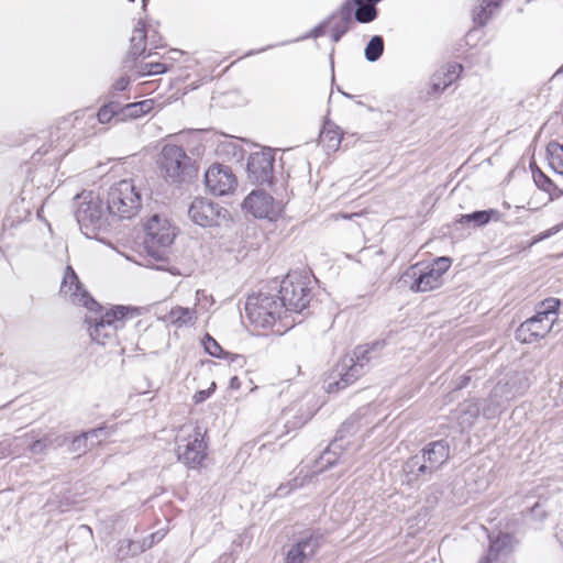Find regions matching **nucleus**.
<instances>
[{
	"mask_svg": "<svg viewBox=\"0 0 563 563\" xmlns=\"http://www.w3.org/2000/svg\"><path fill=\"white\" fill-rule=\"evenodd\" d=\"M384 342L360 345L351 354L342 357L335 366L324 375L323 389L338 393L356 382L368 369L369 363L377 358Z\"/></svg>",
	"mask_w": 563,
	"mask_h": 563,
	"instance_id": "1",
	"label": "nucleus"
},
{
	"mask_svg": "<svg viewBox=\"0 0 563 563\" xmlns=\"http://www.w3.org/2000/svg\"><path fill=\"white\" fill-rule=\"evenodd\" d=\"M354 431V421L353 419L344 422L340 429V439H335L329 446L321 453L318 460L314 461V465L311 471L303 474V467H301L298 474L291 478L287 484H280L277 488L278 492L286 490V493H291L294 490L308 487L309 483L313 481V478H318V476L325 471L328 467H332L335 465L349 466L350 457L346 453H342V444L341 440L343 439V432Z\"/></svg>",
	"mask_w": 563,
	"mask_h": 563,
	"instance_id": "2",
	"label": "nucleus"
},
{
	"mask_svg": "<svg viewBox=\"0 0 563 563\" xmlns=\"http://www.w3.org/2000/svg\"><path fill=\"white\" fill-rule=\"evenodd\" d=\"M109 216L107 207L95 191L84 190L75 197V217L86 236L106 230Z\"/></svg>",
	"mask_w": 563,
	"mask_h": 563,
	"instance_id": "3",
	"label": "nucleus"
},
{
	"mask_svg": "<svg viewBox=\"0 0 563 563\" xmlns=\"http://www.w3.org/2000/svg\"><path fill=\"white\" fill-rule=\"evenodd\" d=\"M528 388L525 376L520 373L512 372L500 378L492 389L489 396L484 401L482 413L486 419L498 417L507 405L522 395Z\"/></svg>",
	"mask_w": 563,
	"mask_h": 563,
	"instance_id": "4",
	"label": "nucleus"
},
{
	"mask_svg": "<svg viewBox=\"0 0 563 563\" xmlns=\"http://www.w3.org/2000/svg\"><path fill=\"white\" fill-rule=\"evenodd\" d=\"M560 300L548 298L538 305L536 314L522 322L516 330V339L522 343H533L543 339L558 320Z\"/></svg>",
	"mask_w": 563,
	"mask_h": 563,
	"instance_id": "5",
	"label": "nucleus"
},
{
	"mask_svg": "<svg viewBox=\"0 0 563 563\" xmlns=\"http://www.w3.org/2000/svg\"><path fill=\"white\" fill-rule=\"evenodd\" d=\"M142 207V195L133 179H122L113 184L107 195L109 214L120 219H132Z\"/></svg>",
	"mask_w": 563,
	"mask_h": 563,
	"instance_id": "6",
	"label": "nucleus"
},
{
	"mask_svg": "<svg viewBox=\"0 0 563 563\" xmlns=\"http://www.w3.org/2000/svg\"><path fill=\"white\" fill-rule=\"evenodd\" d=\"M130 312V308L118 306L100 317H86L91 340L103 346L114 345L118 331L124 328L125 319Z\"/></svg>",
	"mask_w": 563,
	"mask_h": 563,
	"instance_id": "7",
	"label": "nucleus"
},
{
	"mask_svg": "<svg viewBox=\"0 0 563 563\" xmlns=\"http://www.w3.org/2000/svg\"><path fill=\"white\" fill-rule=\"evenodd\" d=\"M450 446L445 440H438L428 443L421 451V455H415L405 464V472L408 476L426 479L437 472L449 459Z\"/></svg>",
	"mask_w": 563,
	"mask_h": 563,
	"instance_id": "8",
	"label": "nucleus"
},
{
	"mask_svg": "<svg viewBox=\"0 0 563 563\" xmlns=\"http://www.w3.org/2000/svg\"><path fill=\"white\" fill-rule=\"evenodd\" d=\"M175 236V228L166 218L159 214L152 216L145 224L144 245L147 254L158 262H165L166 251Z\"/></svg>",
	"mask_w": 563,
	"mask_h": 563,
	"instance_id": "9",
	"label": "nucleus"
},
{
	"mask_svg": "<svg viewBox=\"0 0 563 563\" xmlns=\"http://www.w3.org/2000/svg\"><path fill=\"white\" fill-rule=\"evenodd\" d=\"M177 456L189 467H197L205 460L207 444L203 440V433L199 427L184 426L180 428L177 437Z\"/></svg>",
	"mask_w": 563,
	"mask_h": 563,
	"instance_id": "10",
	"label": "nucleus"
},
{
	"mask_svg": "<svg viewBox=\"0 0 563 563\" xmlns=\"http://www.w3.org/2000/svg\"><path fill=\"white\" fill-rule=\"evenodd\" d=\"M284 310L285 308L278 297L268 294L249 297L245 303V312L249 320L262 328L275 324L276 320L282 318Z\"/></svg>",
	"mask_w": 563,
	"mask_h": 563,
	"instance_id": "11",
	"label": "nucleus"
},
{
	"mask_svg": "<svg viewBox=\"0 0 563 563\" xmlns=\"http://www.w3.org/2000/svg\"><path fill=\"white\" fill-rule=\"evenodd\" d=\"M278 299L285 311L301 312L311 300V290L306 277L299 274H288L280 283Z\"/></svg>",
	"mask_w": 563,
	"mask_h": 563,
	"instance_id": "12",
	"label": "nucleus"
},
{
	"mask_svg": "<svg viewBox=\"0 0 563 563\" xmlns=\"http://www.w3.org/2000/svg\"><path fill=\"white\" fill-rule=\"evenodd\" d=\"M158 165L165 177L173 183H181L191 168V158L185 150L175 144H165L158 157Z\"/></svg>",
	"mask_w": 563,
	"mask_h": 563,
	"instance_id": "13",
	"label": "nucleus"
},
{
	"mask_svg": "<svg viewBox=\"0 0 563 563\" xmlns=\"http://www.w3.org/2000/svg\"><path fill=\"white\" fill-rule=\"evenodd\" d=\"M324 542L320 530H307L289 547L284 563H309Z\"/></svg>",
	"mask_w": 563,
	"mask_h": 563,
	"instance_id": "14",
	"label": "nucleus"
},
{
	"mask_svg": "<svg viewBox=\"0 0 563 563\" xmlns=\"http://www.w3.org/2000/svg\"><path fill=\"white\" fill-rule=\"evenodd\" d=\"M229 211L219 203L208 198H195L188 208L189 219L197 225L202 228H211L220 225L225 220Z\"/></svg>",
	"mask_w": 563,
	"mask_h": 563,
	"instance_id": "15",
	"label": "nucleus"
},
{
	"mask_svg": "<svg viewBox=\"0 0 563 563\" xmlns=\"http://www.w3.org/2000/svg\"><path fill=\"white\" fill-rule=\"evenodd\" d=\"M400 282L413 292L434 290L442 285V278L429 265L420 263L411 265L401 275Z\"/></svg>",
	"mask_w": 563,
	"mask_h": 563,
	"instance_id": "16",
	"label": "nucleus"
},
{
	"mask_svg": "<svg viewBox=\"0 0 563 563\" xmlns=\"http://www.w3.org/2000/svg\"><path fill=\"white\" fill-rule=\"evenodd\" d=\"M275 156L272 148L251 153L247 158V179L254 185L269 184L274 174Z\"/></svg>",
	"mask_w": 563,
	"mask_h": 563,
	"instance_id": "17",
	"label": "nucleus"
},
{
	"mask_svg": "<svg viewBox=\"0 0 563 563\" xmlns=\"http://www.w3.org/2000/svg\"><path fill=\"white\" fill-rule=\"evenodd\" d=\"M205 184L212 195L225 196L234 191L238 179L231 167L216 163L206 170Z\"/></svg>",
	"mask_w": 563,
	"mask_h": 563,
	"instance_id": "18",
	"label": "nucleus"
},
{
	"mask_svg": "<svg viewBox=\"0 0 563 563\" xmlns=\"http://www.w3.org/2000/svg\"><path fill=\"white\" fill-rule=\"evenodd\" d=\"M59 291L73 303L84 306L91 312L100 308L99 303L82 288L71 266H67L65 269Z\"/></svg>",
	"mask_w": 563,
	"mask_h": 563,
	"instance_id": "19",
	"label": "nucleus"
},
{
	"mask_svg": "<svg viewBox=\"0 0 563 563\" xmlns=\"http://www.w3.org/2000/svg\"><path fill=\"white\" fill-rule=\"evenodd\" d=\"M243 208L255 218L276 219L282 212V205L264 190H253L243 201Z\"/></svg>",
	"mask_w": 563,
	"mask_h": 563,
	"instance_id": "20",
	"label": "nucleus"
},
{
	"mask_svg": "<svg viewBox=\"0 0 563 563\" xmlns=\"http://www.w3.org/2000/svg\"><path fill=\"white\" fill-rule=\"evenodd\" d=\"M489 548L487 554L479 563H501L514 550L515 539L509 533L499 532L496 537H489Z\"/></svg>",
	"mask_w": 563,
	"mask_h": 563,
	"instance_id": "21",
	"label": "nucleus"
},
{
	"mask_svg": "<svg viewBox=\"0 0 563 563\" xmlns=\"http://www.w3.org/2000/svg\"><path fill=\"white\" fill-rule=\"evenodd\" d=\"M327 21H329L328 25L331 33V40L334 43H338L342 36L351 30L355 20L349 12V7L341 5L338 11L327 18Z\"/></svg>",
	"mask_w": 563,
	"mask_h": 563,
	"instance_id": "22",
	"label": "nucleus"
},
{
	"mask_svg": "<svg viewBox=\"0 0 563 563\" xmlns=\"http://www.w3.org/2000/svg\"><path fill=\"white\" fill-rule=\"evenodd\" d=\"M312 415L310 410L303 409L301 405L294 404L282 411V420L287 432H289L305 426L312 418Z\"/></svg>",
	"mask_w": 563,
	"mask_h": 563,
	"instance_id": "23",
	"label": "nucleus"
},
{
	"mask_svg": "<svg viewBox=\"0 0 563 563\" xmlns=\"http://www.w3.org/2000/svg\"><path fill=\"white\" fill-rule=\"evenodd\" d=\"M342 5H347L349 12L353 15L355 22L362 24L371 23L378 16L377 4L345 0Z\"/></svg>",
	"mask_w": 563,
	"mask_h": 563,
	"instance_id": "24",
	"label": "nucleus"
},
{
	"mask_svg": "<svg viewBox=\"0 0 563 563\" xmlns=\"http://www.w3.org/2000/svg\"><path fill=\"white\" fill-rule=\"evenodd\" d=\"M481 412L479 404L475 400H465L461 402L455 411L461 431L471 429L476 422Z\"/></svg>",
	"mask_w": 563,
	"mask_h": 563,
	"instance_id": "25",
	"label": "nucleus"
},
{
	"mask_svg": "<svg viewBox=\"0 0 563 563\" xmlns=\"http://www.w3.org/2000/svg\"><path fill=\"white\" fill-rule=\"evenodd\" d=\"M162 320L176 328L191 327L196 323V310L191 308L176 306L168 313L162 317Z\"/></svg>",
	"mask_w": 563,
	"mask_h": 563,
	"instance_id": "26",
	"label": "nucleus"
},
{
	"mask_svg": "<svg viewBox=\"0 0 563 563\" xmlns=\"http://www.w3.org/2000/svg\"><path fill=\"white\" fill-rule=\"evenodd\" d=\"M462 69V65L451 64L445 70L435 73L431 78L432 91L435 93L444 91L459 77Z\"/></svg>",
	"mask_w": 563,
	"mask_h": 563,
	"instance_id": "27",
	"label": "nucleus"
},
{
	"mask_svg": "<svg viewBox=\"0 0 563 563\" xmlns=\"http://www.w3.org/2000/svg\"><path fill=\"white\" fill-rule=\"evenodd\" d=\"M500 219V213L496 209L481 210L475 211L468 214H462L457 220L461 224H470L473 223L474 227H482L487 224L489 221L495 220L498 221Z\"/></svg>",
	"mask_w": 563,
	"mask_h": 563,
	"instance_id": "28",
	"label": "nucleus"
},
{
	"mask_svg": "<svg viewBox=\"0 0 563 563\" xmlns=\"http://www.w3.org/2000/svg\"><path fill=\"white\" fill-rule=\"evenodd\" d=\"M342 141V133L333 123L327 122L320 132V143L327 151H336Z\"/></svg>",
	"mask_w": 563,
	"mask_h": 563,
	"instance_id": "29",
	"label": "nucleus"
},
{
	"mask_svg": "<svg viewBox=\"0 0 563 563\" xmlns=\"http://www.w3.org/2000/svg\"><path fill=\"white\" fill-rule=\"evenodd\" d=\"M154 101L152 99H145L139 102H131L124 106H121V119H136L146 113H148L153 109Z\"/></svg>",
	"mask_w": 563,
	"mask_h": 563,
	"instance_id": "30",
	"label": "nucleus"
},
{
	"mask_svg": "<svg viewBox=\"0 0 563 563\" xmlns=\"http://www.w3.org/2000/svg\"><path fill=\"white\" fill-rule=\"evenodd\" d=\"M75 501L67 495H53L45 505L46 512L52 515L64 514L71 509Z\"/></svg>",
	"mask_w": 563,
	"mask_h": 563,
	"instance_id": "31",
	"label": "nucleus"
},
{
	"mask_svg": "<svg viewBox=\"0 0 563 563\" xmlns=\"http://www.w3.org/2000/svg\"><path fill=\"white\" fill-rule=\"evenodd\" d=\"M145 41H146V31L143 24H139L133 30L132 36H131V47L129 51V56L133 57L134 59L139 56H142L145 53Z\"/></svg>",
	"mask_w": 563,
	"mask_h": 563,
	"instance_id": "32",
	"label": "nucleus"
},
{
	"mask_svg": "<svg viewBox=\"0 0 563 563\" xmlns=\"http://www.w3.org/2000/svg\"><path fill=\"white\" fill-rule=\"evenodd\" d=\"M547 154L551 168L563 175V144L550 142L547 146Z\"/></svg>",
	"mask_w": 563,
	"mask_h": 563,
	"instance_id": "33",
	"label": "nucleus"
},
{
	"mask_svg": "<svg viewBox=\"0 0 563 563\" xmlns=\"http://www.w3.org/2000/svg\"><path fill=\"white\" fill-rule=\"evenodd\" d=\"M498 7L494 0H482L481 4L474 10L473 20L477 25H485Z\"/></svg>",
	"mask_w": 563,
	"mask_h": 563,
	"instance_id": "34",
	"label": "nucleus"
},
{
	"mask_svg": "<svg viewBox=\"0 0 563 563\" xmlns=\"http://www.w3.org/2000/svg\"><path fill=\"white\" fill-rule=\"evenodd\" d=\"M120 109H122L121 104L115 101H111L102 106L97 113L98 122L104 124L110 122L114 118L118 120H122Z\"/></svg>",
	"mask_w": 563,
	"mask_h": 563,
	"instance_id": "35",
	"label": "nucleus"
},
{
	"mask_svg": "<svg viewBox=\"0 0 563 563\" xmlns=\"http://www.w3.org/2000/svg\"><path fill=\"white\" fill-rule=\"evenodd\" d=\"M384 53V40L380 35H374L367 43L364 55L365 58L373 63L380 58Z\"/></svg>",
	"mask_w": 563,
	"mask_h": 563,
	"instance_id": "36",
	"label": "nucleus"
},
{
	"mask_svg": "<svg viewBox=\"0 0 563 563\" xmlns=\"http://www.w3.org/2000/svg\"><path fill=\"white\" fill-rule=\"evenodd\" d=\"M202 345L206 352L213 357L225 358L230 355L210 334L205 335L202 339Z\"/></svg>",
	"mask_w": 563,
	"mask_h": 563,
	"instance_id": "37",
	"label": "nucleus"
},
{
	"mask_svg": "<svg viewBox=\"0 0 563 563\" xmlns=\"http://www.w3.org/2000/svg\"><path fill=\"white\" fill-rule=\"evenodd\" d=\"M167 71V66L159 62H148V63H142L137 67V73L141 76H151V75H159Z\"/></svg>",
	"mask_w": 563,
	"mask_h": 563,
	"instance_id": "38",
	"label": "nucleus"
},
{
	"mask_svg": "<svg viewBox=\"0 0 563 563\" xmlns=\"http://www.w3.org/2000/svg\"><path fill=\"white\" fill-rule=\"evenodd\" d=\"M531 169L533 180L540 189L551 192L555 188L553 181L541 169L538 167H531Z\"/></svg>",
	"mask_w": 563,
	"mask_h": 563,
	"instance_id": "39",
	"label": "nucleus"
},
{
	"mask_svg": "<svg viewBox=\"0 0 563 563\" xmlns=\"http://www.w3.org/2000/svg\"><path fill=\"white\" fill-rule=\"evenodd\" d=\"M69 444V452L71 453H78L79 455L81 453H85L90 446L87 441V434L80 433L76 437H74Z\"/></svg>",
	"mask_w": 563,
	"mask_h": 563,
	"instance_id": "40",
	"label": "nucleus"
},
{
	"mask_svg": "<svg viewBox=\"0 0 563 563\" xmlns=\"http://www.w3.org/2000/svg\"><path fill=\"white\" fill-rule=\"evenodd\" d=\"M44 440L48 448L57 449L64 446L69 440L68 434H46Z\"/></svg>",
	"mask_w": 563,
	"mask_h": 563,
	"instance_id": "41",
	"label": "nucleus"
},
{
	"mask_svg": "<svg viewBox=\"0 0 563 563\" xmlns=\"http://www.w3.org/2000/svg\"><path fill=\"white\" fill-rule=\"evenodd\" d=\"M430 268L442 278L443 274L448 272L451 266L450 257L442 256L438 257L431 265Z\"/></svg>",
	"mask_w": 563,
	"mask_h": 563,
	"instance_id": "42",
	"label": "nucleus"
},
{
	"mask_svg": "<svg viewBox=\"0 0 563 563\" xmlns=\"http://www.w3.org/2000/svg\"><path fill=\"white\" fill-rule=\"evenodd\" d=\"M329 21L323 20L316 27H313L309 33L296 38L294 42L303 41L310 37L318 38L325 34L327 29L329 27Z\"/></svg>",
	"mask_w": 563,
	"mask_h": 563,
	"instance_id": "43",
	"label": "nucleus"
},
{
	"mask_svg": "<svg viewBox=\"0 0 563 563\" xmlns=\"http://www.w3.org/2000/svg\"><path fill=\"white\" fill-rule=\"evenodd\" d=\"M82 433L87 434V441H89V440L91 441L90 442L91 448L100 444L102 437L108 435V432L104 427L91 429V430H89L87 432H82Z\"/></svg>",
	"mask_w": 563,
	"mask_h": 563,
	"instance_id": "44",
	"label": "nucleus"
},
{
	"mask_svg": "<svg viewBox=\"0 0 563 563\" xmlns=\"http://www.w3.org/2000/svg\"><path fill=\"white\" fill-rule=\"evenodd\" d=\"M29 448L33 454H43L47 450V444L43 438L32 442Z\"/></svg>",
	"mask_w": 563,
	"mask_h": 563,
	"instance_id": "45",
	"label": "nucleus"
},
{
	"mask_svg": "<svg viewBox=\"0 0 563 563\" xmlns=\"http://www.w3.org/2000/svg\"><path fill=\"white\" fill-rule=\"evenodd\" d=\"M530 514L534 519L538 520H542L547 516V512L540 503L534 504V506L530 509Z\"/></svg>",
	"mask_w": 563,
	"mask_h": 563,
	"instance_id": "46",
	"label": "nucleus"
},
{
	"mask_svg": "<svg viewBox=\"0 0 563 563\" xmlns=\"http://www.w3.org/2000/svg\"><path fill=\"white\" fill-rule=\"evenodd\" d=\"M129 84H130V79H129V77H126V76H122V77H120L119 79H117V80L114 81V84L112 85V89H113L114 91L120 92V91L125 90V89H126V87L129 86Z\"/></svg>",
	"mask_w": 563,
	"mask_h": 563,
	"instance_id": "47",
	"label": "nucleus"
},
{
	"mask_svg": "<svg viewBox=\"0 0 563 563\" xmlns=\"http://www.w3.org/2000/svg\"><path fill=\"white\" fill-rule=\"evenodd\" d=\"M211 394V389H208V390H200L198 391L196 395H195V401L196 402H201V401H205Z\"/></svg>",
	"mask_w": 563,
	"mask_h": 563,
	"instance_id": "48",
	"label": "nucleus"
},
{
	"mask_svg": "<svg viewBox=\"0 0 563 563\" xmlns=\"http://www.w3.org/2000/svg\"><path fill=\"white\" fill-rule=\"evenodd\" d=\"M471 380V377L467 375H463L460 379V383L457 384V389L464 388L467 386L468 382Z\"/></svg>",
	"mask_w": 563,
	"mask_h": 563,
	"instance_id": "49",
	"label": "nucleus"
},
{
	"mask_svg": "<svg viewBox=\"0 0 563 563\" xmlns=\"http://www.w3.org/2000/svg\"><path fill=\"white\" fill-rule=\"evenodd\" d=\"M230 387L233 389H238L240 387V382L236 376L232 377L230 380Z\"/></svg>",
	"mask_w": 563,
	"mask_h": 563,
	"instance_id": "50",
	"label": "nucleus"
},
{
	"mask_svg": "<svg viewBox=\"0 0 563 563\" xmlns=\"http://www.w3.org/2000/svg\"><path fill=\"white\" fill-rule=\"evenodd\" d=\"M271 47H272V46H267V47H265V48H261V49H258V51H251V52L246 53V54H245V56H251V55H253V54L262 53V52H264V51H266V49H268V48H271Z\"/></svg>",
	"mask_w": 563,
	"mask_h": 563,
	"instance_id": "51",
	"label": "nucleus"
},
{
	"mask_svg": "<svg viewBox=\"0 0 563 563\" xmlns=\"http://www.w3.org/2000/svg\"><path fill=\"white\" fill-rule=\"evenodd\" d=\"M238 358H241V356H240V355H234V356L231 358V361H232V362H234V361H235V360H238Z\"/></svg>",
	"mask_w": 563,
	"mask_h": 563,
	"instance_id": "52",
	"label": "nucleus"
},
{
	"mask_svg": "<svg viewBox=\"0 0 563 563\" xmlns=\"http://www.w3.org/2000/svg\"><path fill=\"white\" fill-rule=\"evenodd\" d=\"M201 295H203V291L198 290V291H197V296H198V298H199V299H200V296H201Z\"/></svg>",
	"mask_w": 563,
	"mask_h": 563,
	"instance_id": "53",
	"label": "nucleus"
},
{
	"mask_svg": "<svg viewBox=\"0 0 563 563\" xmlns=\"http://www.w3.org/2000/svg\"><path fill=\"white\" fill-rule=\"evenodd\" d=\"M81 528H84V529H87V530L91 531V530H90V528H88L87 526H82Z\"/></svg>",
	"mask_w": 563,
	"mask_h": 563,
	"instance_id": "54",
	"label": "nucleus"
},
{
	"mask_svg": "<svg viewBox=\"0 0 563 563\" xmlns=\"http://www.w3.org/2000/svg\"><path fill=\"white\" fill-rule=\"evenodd\" d=\"M146 0H143V3H145Z\"/></svg>",
	"mask_w": 563,
	"mask_h": 563,
	"instance_id": "55",
	"label": "nucleus"
},
{
	"mask_svg": "<svg viewBox=\"0 0 563 563\" xmlns=\"http://www.w3.org/2000/svg\"><path fill=\"white\" fill-rule=\"evenodd\" d=\"M131 2H134V0H130Z\"/></svg>",
	"mask_w": 563,
	"mask_h": 563,
	"instance_id": "56",
	"label": "nucleus"
}]
</instances>
